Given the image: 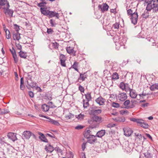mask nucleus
Wrapping results in <instances>:
<instances>
[{"mask_svg": "<svg viewBox=\"0 0 158 158\" xmlns=\"http://www.w3.org/2000/svg\"><path fill=\"white\" fill-rule=\"evenodd\" d=\"M135 106L132 103V104L131 105L129 106H127V107H121V108H126V109H129V108H134L135 107Z\"/></svg>", "mask_w": 158, "mask_h": 158, "instance_id": "052dcab7", "label": "nucleus"}, {"mask_svg": "<svg viewBox=\"0 0 158 158\" xmlns=\"http://www.w3.org/2000/svg\"><path fill=\"white\" fill-rule=\"evenodd\" d=\"M124 117H118L115 118L114 121L117 122H123L125 121Z\"/></svg>", "mask_w": 158, "mask_h": 158, "instance_id": "cd10ccee", "label": "nucleus"}, {"mask_svg": "<svg viewBox=\"0 0 158 158\" xmlns=\"http://www.w3.org/2000/svg\"><path fill=\"white\" fill-rule=\"evenodd\" d=\"M152 6L153 7L155 8H157L158 6V0H152Z\"/></svg>", "mask_w": 158, "mask_h": 158, "instance_id": "ea45409f", "label": "nucleus"}, {"mask_svg": "<svg viewBox=\"0 0 158 158\" xmlns=\"http://www.w3.org/2000/svg\"><path fill=\"white\" fill-rule=\"evenodd\" d=\"M112 106L113 107L117 108L119 107L120 105L118 103L114 102L112 104Z\"/></svg>", "mask_w": 158, "mask_h": 158, "instance_id": "3c124183", "label": "nucleus"}, {"mask_svg": "<svg viewBox=\"0 0 158 158\" xmlns=\"http://www.w3.org/2000/svg\"><path fill=\"white\" fill-rule=\"evenodd\" d=\"M105 99L102 97L100 96L95 100V101L100 106L103 105L105 102Z\"/></svg>", "mask_w": 158, "mask_h": 158, "instance_id": "2eb2a0df", "label": "nucleus"}, {"mask_svg": "<svg viewBox=\"0 0 158 158\" xmlns=\"http://www.w3.org/2000/svg\"><path fill=\"white\" fill-rule=\"evenodd\" d=\"M84 127V126L81 125H78V126L76 127L75 128L77 130H80L83 129Z\"/></svg>", "mask_w": 158, "mask_h": 158, "instance_id": "e2e57ef3", "label": "nucleus"}, {"mask_svg": "<svg viewBox=\"0 0 158 158\" xmlns=\"http://www.w3.org/2000/svg\"><path fill=\"white\" fill-rule=\"evenodd\" d=\"M16 135V134L15 133L9 132L8 133L7 136L9 139L14 142L17 140Z\"/></svg>", "mask_w": 158, "mask_h": 158, "instance_id": "9d476101", "label": "nucleus"}, {"mask_svg": "<svg viewBox=\"0 0 158 158\" xmlns=\"http://www.w3.org/2000/svg\"><path fill=\"white\" fill-rule=\"evenodd\" d=\"M139 122L140 123H139L138 126H140L145 129H147L148 128L149 125L148 123H145L143 120L141 119Z\"/></svg>", "mask_w": 158, "mask_h": 158, "instance_id": "4468645a", "label": "nucleus"}, {"mask_svg": "<svg viewBox=\"0 0 158 158\" xmlns=\"http://www.w3.org/2000/svg\"><path fill=\"white\" fill-rule=\"evenodd\" d=\"M84 115L81 114H80L78 115H76L75 117L76 118H77L78 119L80 120H82L84 119Z\"/></svg>", "mask_w": 158, "mask_h": 158, "instance_id": "79ce46f5", "label": "nucleus"}, {"mask_svg": "<svg viewBox=\"0 0 158 158\" xmlns=\"http://www.w3.org/2000/svg\"><path fill=\"white\" fill-rule=\"evenodd\" d=\"M6 143V142H5V138L3 137H0V144L3 145Z\"/></svg>", "mask_w": 158, "mask_h": 158, "instance_id": "09e8293b", "label": "nucleus"}, {"mask_svg": "<svg viewBox=\"0 0 158 158\" xmlns=\"http://www.w3.org/2000/svg\"><path fill=\"white\" fill-rule=\"evenodd\" d=\"M14 29L16 31V32H19L20 30L19 26L17 24H14Z\"/></svg>", "mask_w": 158, "mask_h": 158, "instance_id": "49530a36", "label": "nucleus"}, {"mask_svg": "<svg viewBox=\"0 0 158 158\" xmlns=\"http://www.w3.org/2000/svg\"><path fill=\"white\" fill-rule=\"evenodd\" d=\"M16 46L18 50H22V46L19 44V43L18 44H17L16 43H15Z\"/></svg>", "mask_w": 158, "mask_h": 158, "instance_id": "680f3d73", "label": "nucleus"}, {"mask_svg": "<svg viewBox=\"0 0 158 158\" xmlns=\"http://www.w3.org/2000/svg\"><path fill=\"white\" fill-rule=\"evenodd\" d=\"M21 77L20 82V89L22 90H24L25 89V86L24 84V79L23 77Z\"/></svg>", "mask_w": 158, "mask_h": 158, "instance_id": "bb28decb", "label": "nucleus"}, {"mask_svg": "<svg viewBox=\"0 0 158 158\" xmlns=\"http://www.w3.org/2000/svg\"><path fill=\"white\" fill-rule=\"evenodd\" d=\"M85 101L84 99H83L82 100V102H83V107L84 108H87V107L89 106V101H87V102H85Z\"/></svg>", "mask_w": 158, "mask_h": 158, "instance_id": "37998d69", "label": "nucleus"}, {"mask_svg": "<svg viewBox=\"0 0 158 158\" xmlns=\"http://www.w3.org/2000/svg\"><path fill=\"white\" fill-rule=\"evenodd\" d=\"M96 135H90L89 138L88 139L87 142L91 144H94L96 141L97 139L95 137Z\"/></svg>", "mask_w": 158, "mask_h": 158, "instance_id": "f8f14e48", "label": "nucleus"}, {"mask_svg": "<svg viewBox=\"0 0 158 158\" xmlns=\"http://www.w3.org/2000/svg\"><path fill=\"white\" fill-rule=\"evenodd\" d=\"M31 136V132L30 131H24L23 134V136L27 139H29Z\"/></svg>", "mask_w": 158, "mask_h": 158, "instance_id": "a211bd4d", "label": "nucleus"}, {"mask_svg": "<svg viewBox=\"0 0 158 158\" xmlns=\"http://www.w3.org/2000/svg\"><path fill=\"white\" fill-rule=\"evenodd\" d=\"M129 94L130 97L133 98H135L137 95L135 91L133 89L130 91Z\"/></svg>", "mask_w": 158, "mask_h": 158, "instance_id": "a878e982", "label": "nucleus"}, {"mask_svg": "<svg viewBox=\"0 0 158 158\" xmlns=\"http://www.w3.org/2000/svg\"><path fill=\"white\" fill-rule=\"evenodd\" d=\"M92 109L89 112V114L90 115L97 116V115L101 114L102 112V110L101 109L95 110L94 108H92Z\"/></svg>", "mask_w": 158, "mask_h": 158, "instance_id": "423d86ee", "label": "nucleus"}, {"mask_svg": "<svg viewBox=\"0 0 158 158\" xmlns=\"http://www.w3.org/2000/svg\"><path fill=\"white\" fill-rule=\"evenodd\" d=\"M123 131L124 132V135L127 137L131 136L133 132L132 129L128 127L124 128H123Z\"/></svg>", "mask_w": 158, "mask_h": 158, "instance_id": "6e6552de", "label": "nucleus"}, {"mask_svg": "<svg viewBox=\"0 0 158 158\" xmlns=\"http://www.w3.org/2000/svg\"><path fill=\"white\" fill-rule=\"evenodd\" d=\"M54 150L58 153H61L62 150L58 147H56L54 148Z\"/></svg>", "mask_w": 158, "mask_h": 158, "instance_id": "69168bd1", "label": "nucleus"}, {"mask_svg": "<svg viewBox=\"0 0 158 158\" xmlns=\"http://www.w3.org/2000/svg\"><path fill=\"white\" fill-rule=\"evenodd\" d=\"M127 15L131 16V19L132 23L134 25L137 24L138 19V15L136 11L133 13L132 10L131 9H129L127 10Z\"/></svg>", "mask_w": 158, "mask_h": 158, "instance_id": "f257e3e1", "label": "nucleus"}, {"mask_svg": "<svg viewBox=\"0 0 158 158\" xmlns=\"http://www.w3.org/2000/svg\"><path fill=\"white\" fill-rule=\"evenodd\" d=\"M84 95L85 96L87 101H89L91 100L92 97L91 95V93L88 92Z\"/></svg>", "mask_w": 158, "mask_h": 158, "instance_id": "2f4dec72", "label": "nucleus"}, {"mask_svg": "<svg viewBox=\"0 0 158 158\" xmlns=\"http://www.w3.org/2000/svg\"><path fill=\"white\" fill-rule=\"evenodd\" d=\"M47 32L48 33V34H52L53 33L54 31L52 28H47Z\"/></svg>", "mask_w": 158, "mask_h": 158, "instance_id": "864d4df0", "label": "nucleus"}, {"mask_svg": "<svg viewBox=\"0 0 158 158\" xmlns=\"http://www.w3.org/2000/svg\"><path fill=\"white\" fill-rule=\"evenodd\" d=\"M92 125H91L90 126H89V128L93 129L94 128H96L97 127H98L99 126V123H96L94 124H93Z\"/></svg>", "mask_w": 158, "mask_h": 158, "instance_id": "de8ad7c7", "label": "nucleus"}, {"mask_svg": "<svg viewBox=\"0 0 158 158\" xmlns=\"http://www.w3.org/2000/svg\"><path fill=\"white\" fill-rule=\"evenodd\" d=\"M130 103V101L129 100H127L126 101H125L124 103H123V105L125 106V107H127V106H128V105Z\"/></svg>", "mask_w": 158, "mask_h": 158, "instance_id": "13d9d810", "label": "nucleus"}, {"mask_svg": "<svg viewBox=\"0 0 158 158\" xmlns=\"http://www.w3.org/2000/svg\"><path fill=\"white\" fill-rule=\"evenodd\" d=\"M47 16H48L49 18L56 17V18L57 19H58L60 17L58 13L56 12L55 11L50 10L49 11V13Z\"/></svg>", "mask_w": 158, "mask_h": 158, "instance_id": "1a4fd4ad", "label": "nucleus"}, {"mask_svg": "<svg viewBox=\"0 0 158 158\" xmlns=\"http://www.w3.org/2000/svg\"><path fill=\"white\" fill-rule=\"evenodd\" d=\"M74 117V115L71 113H69V114L68 115H66L65 117V118L67 119H69L73 118Z\"/></svg>", "mask_w": 158, "mask_h": 158, "instance_id": "5fc2aeb1", "label": "nucleus"}, {"mask_svg": "<svg viewBox=\"0 0 158 158\" xmlns=\"http://www.w3.org/2000/svg\"><path fill=\"white\" fill-rule=\"evenodd\" d=\"M105 133V130H102L101 131H98L97 134L96 136L98 137L101 138L104 136Z\"/></svg>", "mask_w": 158, "mask_h": 158, "instance_id": "393cba45", "label": "nucleus"}, {"mask_svg": "<svg viewBox=\"0 0 158 158\" xmlns=\"http://www.w3.org/2000/svg\"><path fill=\"white\" fill-rule=\"evenodd\" d=\"M28 95H29V96L31 98H33L34 96V94L31 91H29L28 92Z\"/></svg>", "mask_w": 158, "mask_h": 158, "instance_id": "774afa93", "label": "nucleus"}, {"mask_svg": "<svg viewBox=\"0 0 158 158\" xmlns=\"http://www.w3.org/2000/svg\"><path fill=\"white\" fill-rule=\"evenodd\" d=\"M66 60H60V65H61L62 67H66V63H65V61Z\"/></svg>", "mask_w": 158, "mask_h": 158, "instance_id": "0e129e2a", "label": "nucleus"}, {"mask_svg": "<svg viewBox=\"0 0 158 158\" xmlns=\"http://www.w3.org/2000/svg\"><path fill=\"white\" fill-rule=\"evenodd\" d=\"M119 78L118 75L116 72L114 73L112 76V79L113 80H117Z\"/></svg>", "mask_w": 158, "mask_h": 158, "instance_id": "e433bc0d", "label": "nucleus"}, {"mask_svg": "<svg viewBox=\"0 0 158 158\" xmlns=\"http://www.w3.org/2000/svg\"><path fill=\"white\" fill-rule=\"evenodd\" d=\"M148 11H145L142 14V16L143 18L145 19H147L149 16V13L148 12Z\"/></svg>", "mask_w": 158, "mask_h": 158, "instance_id": "c9c22d12", "label": "nucleus"}, {"mask_svg": "<svg viewBox=\"0 0 158 158\" xmlns=\"http://www.w3.org/2000/svg\"><path fill=\"white\" fill-rule=\"evenodd\" d=\"M38 133L40 135L39 138L41 141L44 143L48 142V140L46 137V135L45 136L43 133L40 132H38Z\"/></svg>", "mask_w": 158, "mask_h": 158, "instance_id": "9b49d317", "label": "nucleus"}, {"mask_svg": "<svg viewBox=\"0 0 158 158\" xmlns=\"http://www.w3.org/2000/svg\"><path fill=\"white\" fill-rule=\"evenodd\" d=\"M126 84L123 82H122L120 83L119 87L123 90L126 89Z\"/></svg>", "mask_w": 158, "mask_h": 158, "instance_id": "58836bf2", "label": "nucleus"}, {"mask_svg": "<svg viewBox=\"0 0 158 158\" xmlns=\"http://www.w3.org/2000/svg\"><path fill=\"white\" fill-rule=\"evenodd\" d=\"M80 76L78 78V80L79 81L80 83L82 81H85L86 78H87L88 75L87 74V72H82L81 73H79Z\"/></svg>", "mask_w": 158, "mask_h": 158, "instance_id": "0eeeda50", "label": "nucleus"}, {"mask_svg": "<svg viewBox=\"0 0 158 158\" xmlns=\"http://www.w3.org/2000/svg\"><path fill=\"white\" fill-rule=\"evenodd\" d=\"M148 3L147 6L146 7V10H147V11H151V10L152 9L153 10V12L154 13H155V10H156V9L153 7V6H152V2H148L147 3Z\"/></svg>", "mask_w": 158, "mask_h": 158, "instance_id": "f3484780", "label": "nucleus"}, {"mask_svg": "<svg viewBox=\"0 0 158 158\" xmlns=\"http://www.w3.org/2000/svg\"><path fill=\"white\" fill-rule=\"evenodd\" d=\"M121 73L123 74L121 77V78H125L126 79L127 77V76H131V79H132V75L131 74V73L130 72H127L126 73L125 71H121Z\"/></svg>", "mask_w": 158, "mask_h": 158, "instance_id": "5701e85b", "label": "nucleus"}, {"mask_svg": "<svg viewBox=\"0 0 158 158\" xmlns=\"http://www.w3.org/2000/svg\"><path fill=\"white\" fill-rule=\"evenodd\" d=\"M66 50L67 52L69 54H70L71 53V52L73 51V48H71L70 47H67L66 48Z\"/></svg>", "mask_w": 158, "mask_h": 158, "instance_id": "603ef678", "label": "nucleus"}, {"mask_svg": "<svg viewBox=\"0 0 158 158\" xmlns=\"http://www.w3.org/2000/svg\"><path fill=\"white\" fill-rule=\"evenodd\" d=\"M109 7V6L106 3H103L102 5L99 4L98 6V9L100 10L102 12L108 10Z\"/></svg>", "mask_w": 158, "mask_h": 158, "instance_id": "20e7f679", "label": "nucleus"}, {"mask_svg": "<svg viewBox=\"0 0 158 158\" xmlns=\"http://www.w3.org/2000/svg\"><path fill=\"white\" fill-rule=\"evenodd\" d=\"M59 59L60 60V61L62 60H66V57L64 55L60 53V56H59Z\"/></svg>", "mask_w": 158, "mask_h": 158, "instance_id": "a18cd8bd", "label": "nucleus"}, {"mask_svg": "<svg viewBox=\"0 0 158 158\" xmlns=\"http://www.w3.org/2000/svg\"><path fill=\"white\" fill-rule=\"evenodd\" d=\"M48 121L51 124H52L56 126H59L60 125V124L57 121L51 118H50Z\"/></svg>", "mask_w": 158, "mask_h": 158, "instance_id": "b1692460", "label": "nucleus"}, {"mask_svg": "<svg viewBox=\"0 0 158 158\" xmlns=\"http://www.w3.org/2000/svg\"><path fill=\"white\" fill-rule=\"evenodd\" d=\"M102 120V118L98 116H93L90 119L88 120V122L89 124H92L94 122H100Z\"/></svg>", "mask_w": 158, "mask_h": 158, "instance_id": "7ed1b4c3", "label": "nucleus"}, {"mask_svg": "<svg viewBox=\"0 0 158 158\" xmlns=\"http://www.w3.org/2000/svg\"><path fill=\"white\" fill-rule=\"evenodd\" d=\"M78 65V63L76 61H75L73 65L72 66L69 68V69H71L72 67L76 71H77V72H79L78 69L77 68V66Z\"/></svg>", "mask_w": 158, "mask_h": 158, "instance_id": "473e14b6", "label": "nucleus"}, {"mask_svg": "<svg viewBox=\"0 0 158 158\" xmlns=\"http://www.w3.org/2000/svg\"><path fill=\"white\" fill-rule=\"evenodd\" d=\"M37 6L40 7V8H46L47 7L46 5L45 4H43L42 3H38L37 4Z\"/></svg>", "mask_w": 158, "mask_h": 158, "instance_id": "6e6d98bb", "label": "nucleus"}, {"mask_svg": "<svg viewBox=\"0 0 158 158\" xmlns=\"http://www.w3.org/2000/svg\"><path fill=\"white\" fill-rule=\"evenodd\" d=\"M53 48L55 49H58L59 46V44L57 42H55L51 43Z\"/></svg>", "mask_w": 158, "mask_h": 158, "instance_id": "f704fd0d", "label": "nucleus"}, {"mask_svg": "<svg viewBox=\"0 0 158 158\" xmlns=\"http://www.w3.org/2000/svg\"><path fill=\"white\" fill-rule=\"evenodd\" d=\"M40 10L41 13L44 15L48 16L49 10H47V8H40Z\"/></svg>", "mask_w": 158, "mask_h": 158, "instance_id": "aec40b11", "label": "nucleus"}, {"mask_svg": "<svg viewBox=\"0 0 158 158\" xmlns=\"http://www.w3.org/2000/svg\"><path fill=\"white\" fill-rule=\"evenodd\" d=\"M79 86L78 87V89L79 90L81 93H84L85 91V89L81 85H80L79 84Z\"/></svg>", "mask_w": 158, "mask_h": 158, "instance_id": "4d7b16f0", "label": "nucleus"}, {"mask_svg": "<svg viewBox=\"0 0 158 158\" xmlns=\"http://www.w3.org/2000/svg\"><path fill=\"white\" fill-rule=\"evenodd\" d=\"M118 98L121 101H125L127 98V96L126 93H121L118 95Z\"/></svg>", "mask_w": 158, "mask_h": 158, "instance_id": "ddd939ff", "label": "nucleus"}, {"mask_svg": "<svg viewBox=\"0 0 158 158\" xmlns=\"http://www.w3.org/2000/svg\"><path fill=\"white\" fill-rule=\"evenodd\" d=\"M26 82L27 83V85H26V86L27 88L29 89H30L31 88H34L35 87L36 85L37 84L35 82H32V81L31 82V83H29L28 80H27L26 81Z\"/></svg>", "mask_w": 158, "mask_h": 158, "instance_id": "dca6fc26", "label": "nucleus"}, {"mask_svg": "<svg viewBox=\"0 0 158 158\" xmlns=\"http://www.w3.org/2000/svg\"><path fill=\"white\" fill-rule=\"evenodd\" d=\"M50 23L52 27H55L57 24L56 23L55 20L53 19H51L50 20Z\"/></svg>", "mask_w": 158, "mask_h": 158, "instance_id": "a19ab883", "label": "nucleus"}, {"mask_svg": "<svg viewBox=\"0 0 158 158\" xmlns=\"http://www.w3.org/2000/svg\"><path fill=\"white\" fill-rule=\"evenodd\" d=\"M41 108L44 112L48 111L49 109V106L44 104L41 105Z\"/></svg>", "mask_w": 158, "mask_h": 158, "instance_id": "c85d7f7f", "label": "nucleus"}, {"mask_svg": "<svg viewBox=\"0 0 158 158\" xmlns=\"http://www.w3.org/2000/svg\"><path fill=\"white\" fill-rule=\"evenodd\" d=\"M120 24L119 23L116 22L113 25V27L114 29H118L119 28Z\"/></svg>", "mask_w": 158, "mask_h": 158, "instance_id": "8fccbe9b", "label": "nucleus"}, {"mask_svg": "<svg viewBox=\"0 0 158 158\" xmlns=\"http://www.w3.org/2000/svg\"><path fill=\"white\" fill-rule=\"evenodd\" d=\"M44 98L46 99L51 100L52 99V97L49 93H46L44 96Z\"/></svg>", "mask_w": 158, "mask_h": 158, "instance_id": "4c0bfd02", "label": "nucleus"}, {"mask_svg": "<svg viewBox=\"0 0 158 158\" xmlns=\"http://www.w3.org/2000/svg\"><path fill=\"white\" fill-rule=\"evenodd\" d=\"M19 56L22 58L24 59H27V53L26 52H24L22 50H20L18 52Z\"/></svg>", "mask_w": 158, "mask_h": 158, "instance_id": "412c9836", "label": "nucleus"}, {"mask_svg": "<svg viewBox=\"0 0 158 158\" xmlns=\"http://www.w3.org/2000/svg\"><path fill=\"white\" fill-rule=\"evenodd\" d=\"M20 34L19 32H16V33L13 34V40H17L19 41L21 38Z\"/></svg>", "mask_w": 158, "mask_h": 158, "instance_id": "4be33fe9", "label": "nucleus"}, {"mask_svg": "<svg viewBox=\"0 0 158 158\" xmlns=\"http://www.w3.org/2000/svg\"><path fill=\"white\" fill-rule=\"evenodd\" d=\"M120 114H123L126 113H128V111L127 110H121L119 111Z\"/></svg>", "mask_w": 158, "mask_h": 158, "instance_id": "338daca9", "label": "nucleus"}, {"mask_svg": "<svg viewBox=\"0 0 158 158\" xmlns=\"http://www.w3.org/2000/svg\"><path fill=\"white\" fill-rule=\"evenodd\" d=\"M5 6L3 7V10L4 14L6 15H9L10 17L13 16L14 13L13 10L9 9L10 6L9 2L7 0H4Z\"/></svg>", "mask_w": 158, "mask_h": 158, "instance_id": "f03ea898", "label": "nucleus"}, {"mask_svg": "<svg viewBox=\"0 0 158 158\" xmlns=\"http://www.w3.org/2000/svg\"><path fill=\"white\" fill-rule=\"evenodd\" d=\"M150 89L151 91L158 89V84H154L151 86Z\"/></svg>", "mask_w": 158, "mask_h": 158, "instance_id": "7c9ffc66", "label": "nucleus"}, {"mask_svg": "<svg viewBox=\"0 0 158 158\" xmlns=\"http://www.w3.org/2000/svg\"><path fill=\"white\" fill-rule=\"evenodd\" d=\"M9 50L12 55L15 63H17L18 61V60L15 48L12 47V49H10Z\"/></svg>", "mask_w": 158, "mask_h": 158, "instance_id": "39448f33", "label": "nucleus"}, {"mask_svg": "<svg viewBox=\"0 0 158 158\" xmlns=\"http://www.w3.org/2000/svg\"><path fill=\"white\" fill-rule=\"evenodd\" d=\"M144 156L146 158H152V154L148 152H147V154L145 153H143Z\"/></svg>", "mask_w": 158, "mask_h": 158, "instance_id": "c03bdc74", "label": "nucleus"}, {"mask_svg": "<svg viewBox=\"0 0 158 158\" xmlns=\"http://www.w3.org/2000/svg\"><path fill=\"white\" fill-rule=\"evenodd\" d=\"M51 134H52V135H51V134H49V133H47L45 135H46V136H48L52 138H55V139H56V137L55 136V135L52 133H51Z\"/></svg>", "mask_w": 158, "mask_h": 158, "instance_id": "bf43d9fd", "label": "nucleus"}, {"mask_svg": "<svg viewBox=\"0 0 158 158\" xmlns=\"http://www.w3.org/2000/svg\"><path fill=\"white\" fill-rule=\"evenodd\" d=\"M9 112H10V111L8 109H2L0 108V115L6 114Z\"/></svg>", "mask_w": 158, "mask_h": 158, "instance_id": "c756f323", "label": "nucleus"}, {"mask_svg": "<svg viewBox=\"0 0 158 158\" xmlns=\"http://www.w3.org/2000/svg\"><path fill=\"white\" fill-rule=\"evenodd\" d=\"M45 150L48 152H50V153L52 152L54 150V148L50 144L48 145V146L46 145L45 147Z\"/></svg>", "mask_w": 158, "mask_h": 158, "instance_id": "6ab92c4d", "label": "nucleus"}, {"mask_svg": "<svg viewBox=\"0 0 158 158\" xmlns=\"http://www.w3.org/2000/svg\"><path fill=\"white\" fill-rule=\"evenodd\" d=\"M141 119L136 118H130V121L134 122H135L137 123V125H138L139 123H140L139 121Z\"/></svg>", "mask_w": 158, "mask_h": 158, "instance_id": "72a5a7b5", "label": "nucleus"}]
</instances>
